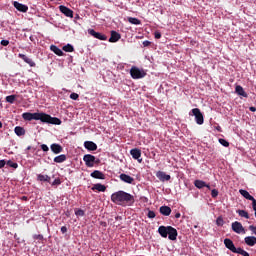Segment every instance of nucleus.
<instances>
[{"label":"nucleus","instance_id":"nucleus-1","mask_svg":"<svg viewBox=\"0 0 256 256\" xmlns=\"http://www.w3.org/2000/svg\"><path fill=\"white\" fill-rule=\"evenodd\" d=\"M111 201L121 207H133V205H135V196L120 190L111 195Z\"/></svg>","mask_w":256,"mask_h":256},{"label":"nucleus","instance_id":"nucleus-2","mask_svg":"<svg viewBox=\"0 0 256 256\" xmlns=\"http://www.w3.org/2000/svg\"><path fill=\"white\" fill-rule=\"evenodd\" d=\"M32 121H41L42 123H49L50 125H61V119L52 117L46 113H32Z\"/></svg>","mask_w":256,"mask_h":256},{"label":"nucleus","instance_id":"nucleus-3","mask_svg":"<svg viewBox=\"0 0 256 256\" xmlns=\"http://www.w3.org/2000/svg\"><path fill=\"white\" fill-rule=\"evenodd\" d=\"M130 75L132 79H143V77L147 76V72L143 69H139L136 66H132L130 69Z\"/></svg>","mask_w":256,"mask_h":256},{"label":"nucleus","instance_id":"nucleus-4","mask_svg":"<svg viewBox=\"0 0 256 256\" xmlns=\"http://www.w3.org/2000/svg\"><path fill=\"white\" fill-rule=\"evenodd\" d=\"M83 161H84L86 167H95V163H96V165H99V163H100V160L91 154L84 155Z\"/></svg>","mask_w":256,"mask_h":256},{"label":"nucleus","instance_id":"nucleus-5","mask_svg":"<svg viewBox=\"0 0 256 256\" xmlns=\"http://www.w3.org/2000/svg\"><path fill=\"white\" fill-rule=\"evenodd\" d=\"M192 114L195 117L197 125H203V123H205V118L203 117V113H201V110L199 108H193Z\"/></svg>","mask_w":256,"mask_h":256},{"label":"nucleus","instance_id":"nucleus-6","mask_svg":"<svg viewBox=\"0 0 256 256\" xmlns=\"http://www.w3.org/2000/svg\"><path fill=\"white\" fill-rule=\"evenodd\" d=\"M232 231H234V233H238V235H240V233H243V235H245V228L243 227V224L238 221L232 223Z\"/></svg>","mask_w":256,"mask_h":256},{"label":"nucleus","instance_id":"nucleus-7","mask_svg":"<svg viewBox=\"0 0 256 256\" xmlns=\"http://www.w3.org/2000/svg\"><path fill=\"white\" fill-rule=\"evenodd\" d=\"M88 33H89V35H91L95 39H99V41H107V36L105 34H101L99 32H96L93 29H89Z\"/></svg>","mask_w":256,"mask_h":256},{"label":"nucleus","instance_id":"nucleus-8","mask_svg":"<svg viewBox=\"0 0 256 256\" xmlns=\"http://www.w3.org/2000/svg\"><path fill=\"white\" fill-rule=\"evenodd\" d=\"M15 9H17V11H20V13H27V11H29V6L25 5V4H21L17 1H15L13 3Z\"/></svg>","mask_w":256,"mask_h":256},{"label":"nucleus","instance_id":"nucleus-9","mask_svg":"<svg viewBox=\"0 0 256 256\" xmlns=\"http://www.w3.org/2000/svg\"><path fill=\"white\" fill-rule=\"evenodd\" d=\"M156 177H157V179H159V181H162V182L171 181V175H169L163 171H158L156 173Z\"/></svg>","mask_w":256,"mask_h":256},{"label":"nucleus","instance_id":"nucleus-10","mask_svg":"<svg viewBox=\"0 0 256 256\" xmlns=\"http://www.w3.org/2000/svg\"><path fill=\"white\" fill-rule=\"evenodd\" d=\"M119 178H120V181H123L124 183H128L129 185H133V183L135 182V178L125 173L120 174Z\"/></svg>","mask_w":256,"mask_h":256},{"label":"nucleus","instance_id":"nucleus-11","mask_svg":"<svg viewBox=\"0 0 256 256\" xmlns=\"http://www.w3.org/2000/svg\"><path fill=\"white\" fill-rule=\"evenodd\" d=\"M168 229V239L170 241H177V235H179L177 229L173 228V226H170Z\"/></svg>","mask_w":256,"mask_h":256},{"label":"nucleus","instance_id":"nucleus-12","mask_svg":"<svg viewBox=\"0 0 256 256\" xmlns=\"http://www.w3.org/2000/svg\"><path fill=\"white\" fill-rule=\"evenodd\" d=\"M59 10L65 15V17H70L73 19V10L68 8L67 6L60 5Z\"/></svg>","mask_w":256,"mask_h":256},{"label":"nucleus","instance_id":"nucleus-13","mask_svg":"<svg viewBox=\"0 0 256 256\" xmlns=\"http://www.w3.org/2000/svg\"><path fill=\"white\" fill-rule=\"evenodd\" d=\"M50 149L52 151V153H54L55 155H59V153H63V146H61V144H51Z\"/></svg>","mask_w":256,"mask_h":256},{"label":"nucleus","instance_id":"nucleus-14","mask_svg":"<svg viewBox=\"0 0 256 256\" xmlns=\"http://www.w3.org/2000/svg\"><path fill=\"white\" fill-rule=\"evenodd\" d=\"M130 155H132L133 159L139 161V163L143 161V159H139L141 157V150L139 148H134L130 150Z\"/></svg>","mask_w":256,"mask_h":256},{"label":"nucleus","instance_id":"nucleus-15","mask_svg":"<svg viewBox=\"0 0 256 256\" xmlns=\"http://www.w3.org/2000/svg\"><path fill=\"white\" fill-rule=\"evenodd\" d=\"M121 39V34L119 32L112 30L111 31V36L109 38V43H117Z\"/></svg>","mask_w":256,"mask_h":256},{"label":"nucleus","instance_id":"nucleus-16","mask_svg":"<svg viewBox=\"0 0 256 256\" xmlns=\"http://www.w3.org/2000/svg\"><path fill=\"white\" fill-rule=\"evenodd\" d=\"M18 57L20 59H22V61H24L25 63L30 65V67H35V62L33 61V59L29 58L27 55H25V54H18Z\"/></svg>","mask_w":256,"mask_h":256},{"label":"nucleus","instance_id":"nucleus-17","mask_svg":"<svg viewBox=\"0 0 256 256\" xmlns=\"http://www.w3.org/2000/svg\"><path fill=\"white\" fill-rule=\"evenodd\" d=\"M84 147L88 151H97V144L93 141H85L84 142Z\"/></svg>","mask_w":256,"mask_h":256},{"label":"nucleus","instance_id":"nucleus-18","mask_svg":"<svg viewBox=\"0 0 256 256\" xmlns=\"http://www.w3.org/2000/svg\"><path fill=\"white\" fill-rule=\"evenodd\" d=\"M170 226H160L158 228V233L161 235L164 239H167L168 233H169Z\"/></svg>","mask_w":256,"mask_h":256},{"label":"nucleus","instance_id":"nucleus-19","mask_svg":"<svg viewBox=\"0 0 256 256\" xmlns=\"http://www.w3.org/2000/svg\"><path fill=\"white\" fill-rule=\"evenodd\" d=\"M244 242L248 247H255L256 245V237L255 236H247L244 238Z\"/></svg>","mask_w":256,"mask_h":256},{"label":"nucleus","instance_id":"nucleus-20","mask_svg":"<svg viewBox=\"0 0 256 256\" xmlns=\"http://www.w3.org/2000/svg\"><path fill=\"white\" fill-rule=\"evenodd\" d=\"M235 93H237V95H239L240 97H249V95L247 94V92H245V89H243L241 85H237L235 87Z\"/></svg>","mask_w":256,"mask_h":256},{"label":"nucleus","instance_id":"nucleus-21","mask_svg":"<svg viewBox=\"0 0 256 256\" xmlns=\"http://www.w3.org/2000/svg\"><path fill=\"white\" fill-rule=\"evenodd\" d=\"M92 191H99L100 193H105L107 191V187L101 183L94 184L92 187Z\"/></svg>","mask_w":256,"mask_h":256},{"label":"nucleus","instance_id":"nucleus-22","mask_svg":"<svg viewBox=\"0 0 256 256\" xmlns=\"http://www.w3.org/2000/svg\"><path fill=\"white\" fill-rule=\"evenodd\" d=\"M224 245L226 249H229V251H234L235 249V244L233 243V240L226 238L224 239Z\"/></svg>","mask_w":256,"mask_h":256},{"label":"nucleus","instance_id":"nucleus-23","mask_svg":"<svg viewBox=\"0 0 256 256\" xmlns=\"http://www.w3.org/2000/svg\"><path fill=\"white\" fill-rule=\"evenodd\" d=\"M91 177H93V179H105V174H103V172L99 171V170H94L91 174Z\"/></svg>","mask_w":256,"mask_h":256},{"label":"nucleus","instance_id":"nucleus-24","mask_svg":"<svg viewBox=\"0 0 256 256\" xmlns=\"http://www.w3.org/2000/svg\"><path fill=\"white\" fill-rule=\"evenodd\" d=\"M160 213H161V215H164L165 217H169V215H171V207L161 206Z\"/></svg>","mask_w":256,"mask_h":256},{"label":"nucleus","instance_id":"nucleus-25","mask_svg":"<svg viewBox=\"0 0 256 256\" xmlns=\"http://www.w3.org/2000/svg\"><path fill=\"white\" fill-rule=\"evenodd\" d=\"M37 181L51 183V177L49 175L38 174Z\"/></svg>","mask_w":256,"mask_h":256},{"label":"nucleus","instance_id":"nucleus-26","mask_svg":"<svg viewBox=\"0 0 256 256\" xmlns=\"http://www.w3.org/2000/svg\"><path fill=\"white\" fill-rule=\"evenodd\" d=\"M239 193L242 195V197H244V199H248V201L255 199L247 190L240 189Z\"/></svg>","mask_w":256,"mask_h":256},{"label":"nucleus","instance_id":"nucleus-27","mask_svg":"<svg viewBox=\"0 0 256 256\" xmlns=\"http://www.w3.org/2000/svg\"><path fill=\"white\" fill-rule=\"evenodd\" d=\"M50 50L55 53V55H58V57H63V50H61L59 47L55 45L50 46Z\"/></svg>","mask_w":256,"mask_h":256},{"label":"nucleus","instance_id":"nucleus-28","mask_svg":"<svg viewBox=\"0 0 256 256\" xmlns=\"http://www.w3.org/2000/svg\"><path fill=\"white\" fill-rule=\"evenodd\" d=\"M14 133L18 137H23V135H25V128H23L21 126H16L15 129H14Z\"/></svg>","mask_w":256,"mask_h":256},{"label":"nucleus","instance_id":"nucleus-29","mask_svg":"<svg viewBox=\"0 0 256 256\" xmlns=\"http://www.w3.org/2000/svg\"><path fill=\"white\" fill-rule=\"evenodd\" d=\"M65 161H67V155L65 154H61L54 158V163H65Z\"/></svg>","mask_w":256,"mask_h":256},{"label":"nucleus","instance_id":"nucleus-30","mask_svg":"<svg viewBox=\"0 0 256 256\" xmlns=\"http://www.w3.org/2000/svg\"><path fill=\"white\" fill-rule=\"evenodd\" d=\"M194 186L197 188V189H203L205 186H207V183L203 180H195L194 181Z\"/></svg>","mask_w":256,"mask_h":256},{"label":"nucleus","instance_id":"nucleus-31","mask_svg":"<svg viewBox=\"0 0 256 256\" xmlns=\"http://www.w3.org/2000/svg\"><path fill=\"white\" fill-rule=\"evenodd\" d=\"M63 51H65L66 53H73V51H75V48L73 47V45L71 44H67L65 46H63Z\"/></svg>","mask_w":256,"mask_h":256},{"label":"nucleus","instance_id":"nucleus-32","mask_svg":"<svg viewBox=\"0 0 256 256\" xmlns=\"http://www.w3.org/2000/svg\"><path fill=\"white\" fill-rule=\"evenodd\" d=\"M128 22H130L131 25H141V20L138 18L128 17Z\"/></svg>","mask_w":256,"mask_h":256},{"label":"nucleus","instance_id":"nucleus-33","mask_svg":"<svg viewBox=\"0 0 256 256\" xmlns=\"http://www.w3.org/2000/svg\"><path fill=\"white\" fill-rule=\"evenodd\" d=\"M236 213H238V215L240 217H244L245 219H249V213L245 210H237Z\"/></svg>","mask_w":256,"mask_h":256},{"label":"nucleus","instance_id":"nucleus-34","mask_svg":"<svg viewBox=\"0 0 256 256\" xmlns=\"http://www.w3.org/2000/svg\"><path fill=\"white\" fill-rule=\"evenodd\" d=\"M32 113L31 112H26L22 114V118L24 121H32Z\"/></svg>","mask_w":256,"mask_h":256},{"label":"nucleus","instance_id":"nucleus-35","mask_svg":"<svg viewBox=\"0 0 256 256\" xmlns=\"http://www.w3.org/2000/svg\"><path fill=\"white\" fill-rule=\"evenodd\" d=\"M15 99H17V96L15 95H9V96H6V103H15Z\"/></svg>","mask_w":256,"mask_h":256},{"label":"nucleus","instance_id":"nucleus-36","mask_svg":"<svg viewBox=\"0 0 256 256\" xmlns=\"http://www.w3.org/2000/svg\"><path fill=\"white\" fill-rule=\"evenodd\" d=\"M6 165H8V167H12L13 169H17V167H19V164H17L16 162H13L11 160L7 161Z\"/></svg>","mask_w":256,"mask_h":256},{"label":"nucleus","instance_id":"nucleus-37","mask_svg":"<svg viewBox=\"0 0 256 256\" xmlns=\"http://www.w3.org/2000/svg\"><path fill=\"white\" fill-rule=\"evenodd\" d=\"M77 217H85V211L83 209H78L75 211Z\"/></svg>","mask_w":256,"mask_h":256},{"label":"nucleus","instance_id":"nucleus-38","mask_svg":"<svg viewBox=\"0 0 256 256\" xmlns=\"http://www.w3.org/2000/svg\"><path fill=\"white\" fill-rule=\"evenodd\" d=\"M245 252L242 248L235 247L234 250H232V253H237L238 255H242Z\"/></svg>","mask_w":256,"mask_h":256},{"label":"nucleus","instance_id":"nucleus-39","mask_svg":"<svg viewBox=\"0 0 256 256\" xmlns=\"http://www.w3.org/2000/svg\"><path fill=\"white\" fill-rule=\"evenodd\" d=\"M220 145H223V147H229V142L223 138L219 139Z\"/></svg>","mask_w":256,"mask_h":256},{"label":"nucleus","instance_id":"nucleus-40","mask_svg":"<svg viewBox=\"0 0 256 256\" xmlns=\"http://www.w3.org/2000/svg\"><path fill=\"white\" fill-rule=\"evenodd\" d=\"M216 225H218V227H223L224 225V221L222 217H218L216 220Z\"/></svg>","mask_w":256,"mask_h":256},{"label":"nucleus","instance_id":"nucleus-41","mask_svg":"<svg viewBox=\"0 0 256 256\" xmlns=\"http://www.w3.org/2000/svg\"><path fill=\"white\" fill-rule=\"evenodd\" d=\"M70 99H72L73 101H77V99H79V94L73 92L70 94Z\"/></svg>","mask_w":256,"mask_h":256},{"label":"nucleus","instance_id":"nucleus-42","mask_svg":"<svg viewBox=\"0 0 256 256\" xmlns=\"http://www.w3.org/2000/svg\"><path fill=\"white\" fill-rule=\"evenodd\" d=\"M218 195H219V191H218L217 189H213V190L211 191V197H212L213 199H215L216 197H218Z\"/></svg>","mask_w":256,"mask_h":256},{"label":"nucleus","instance_id":"nucleus-43","mask_svg":"<svg viewBox=\"0 0 256 256\" xmlns=\"http://www.w3.org/2000/svg\"><path fill=\"white\" fill-rule=\"evenodd\" d=\"M147 217H148L149 219H155L156 214H155L154 211H151V210H150V211H148Z\"/></svg>","mask_w":256,"mask_h":256},{"label":"nucleus","instance_id":"nucleus-44","mask_svg":"<svg viewBox=\"0 0 256 256\" xmlns=\"http://www.w3.org/2000/svg\"><path fill=\"white\" fill-rule=\"evenodd\" d=\"M55 185H61V179H60V178H56V179L52 182V186L55 187Z\"/></svg>","mask_w":256,"mask_h":256},{"label":"nucleus","instance_id":"nucleus-45","mask_svg":"<svg viewBox=\"0 0 256 256\" xmlns=\"http://www.w3.org/2000/svg\"><path fill=\"white\" fill-rule=\"evenodd\" d=\"M33 238L36 239V240H38V241H43V235H41V234H35V235L33 236Z\"/></svg>","mask_w":256,"mask_h":256},{"label":"nucleus","instance_id":"nucleus-46","mask_svg":"<svg viewBox=\"0 0 256 256\" xmlns=\"http://www.w3.org/2000/svg\"><path fill=\"white\" fill-rule=\"evenodd\" d=\"M40 147L42 151H44V153H47V151H49V146H47L46 144H42Z\"/></svg>","mask_w":256,"mask_h":256},{"label":"nucleus","instance_id":"nucleus-47","mask_svg":"<svg viewBox=\"0 0 256 256\" xmlns=\"http://www.w3.org/2000/svg\"><path fill=\"white\" fill-rule=\"evenodd\" d=\"M0 43L3 47H7V45H9V40H1Z\"/></svg>","mask_w":256,"mask_h":256},{"label":"nucleus","instance_id":"nucleus-48","mask_svg":"<svg viewBox=\"0 0 256 256\" xmlns=\"http://www.w3.org/2000/svg\"><path fill=\"white\" fill-rule=\"evenodd\" d=\"M154 37H155V39H161V32L156 31V32L154 33Z\"/></svg>","mask_w":256,"mask_h":256},{"label":"nucleus","instance_id":"nucleus-49","mask_svg":"<svg viewBox=\"0 0 256 256\" xmlns=\"http://www.w3.org/2000/svg\"><path fill=\"white\" fill-rule=\"evenodd\" d=\"M142 45H143V47H149V45H151V41H148V40L143 41Z\"/></svg>","mask_w":256,"mask_h":256},{"label":"nucleus","instance_id":"nucleus-50","mask_svg":"<svg viewBox=\"0 0 256 256\" xmlns=\"http://www.w3.org/2000/svg\"><path fill=\"white\" fill-rule=\"evenodd\" d=\"M7 165V162L5 160H0V169H3Z\"/></svg>","mask_w":256,"mask_h":256},{"label":"nucleus","instance_id":"nucleus-51","mask_svg":"<svg viewBox=\"0 0 256 256\" xmlns=\"http://www.w3.org/2000/svg\"><path fill=\"white\" fill-rule=\"evenodd\" d=\"M61 233H63V234L67 233V226L61 227Z\"/></svg>","mask_w":256,"mask_h":256},{"label":"nucleus","instance_id":"nucleus-52","mask_svg":"<svg viewBox=\"0 0 256 256\" xmlns=\"http://www.w3.org/2000/svg\"><path fill=\"white\" fill-rule=\"evenodd\" d=\"M249 111H251L252 113H255L256 108H255V107H253V106H251V107L249 108Z\"/></svg>","mask_w":256,"mask_h":256},{"label":"nucleus","instance_id":"nucleus-53","mask_svg":"<svg viewBox=\"0 0 256 256\" xmlns=\"http://www.w3.org/2000/svg\"><path fill=\"white\" fill-rule=\"evenodd\" d=\"M180 217H181V213L177 212V213L175 214V219H179Z\"/></svg>","mask_w":256,"mask_h":256},{"label":"nucleus","instance_id":"nucleus-54","mask_svg":"<svg viewBox=\"0 0 256 256\" xmlns=\"http://www.w3.org/2000/svg\"><path fill=\"white\" fill-rule=\"evenodd\" d=\"M22 201H28L27 196H23V197H22Z\"/></svg>","mask_w":256,"mask_h":256},{"label":"nucleus","instance_id":"nucleus-55","mask_svg":"<svg viewBox=\"0 0 256 256\" xmlns=\"http://www.w3.org/2000/svg\"><path fill=\"white\" fill-rule=\"evenodd\" d=\"M242 255H243V256H249V254H248L247 251H245Z\"/></svg>","mask_w":256,"mask_h":256},{"label":"nucleus","instance_id":"nucleus-56","mask_svg":"<svg viewBox=\"0 0 256 256\" xmlns=\"http://www.w3.org/2000/svg\"><path fill=\"white\" fill-rule=\"evenodd\" d=\"M207 189H211V186L209 184H206L205 186Z\"/></svg>","mask_w":256,"mask_h":256},{"label":"nucleus","instance_id":"nucleus-57","mask_svg":"<svg viewBox=\"0 0 256 256\" xmlns=\"http://www.w3.org/2000/svg\"><path fill=\"white\" fill-rule=\"evenodd\" d=\"M3 128V123L2 122H0V129H2Z\"/></svg>","mask_w":256,"mask_h":256},{"label":"nucleus","instance_id":"nucleus-58","mask_svg":"<svg viewBox=\"0 0 256 256\" xmlns=\"http://www.w3.org/2000/svg\"><path fill=\"white\" fill-rule=\"evenodd\" d=\"M217 131H221V127L220 126L217 127Z\"/></svg>","mask_w":256,"mask_h":256},{"label":"nucleus","instance_id":"nucleus-59","mask_svg":"<svg viewBox=\"0 0 256 256\" xmlns=\"http://www.w3.org/2000/svg\"><path fill=\"white\" fill-rule=\"evenodd\" d=\"M28 149H31V146H29Z\"/></svg>","mask_w":256,"mask_h":256}]
</instances>
